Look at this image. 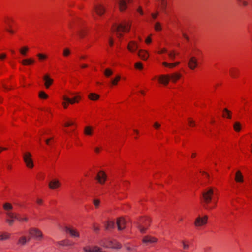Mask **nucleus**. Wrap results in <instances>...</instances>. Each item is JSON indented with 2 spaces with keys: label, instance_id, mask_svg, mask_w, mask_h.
<instances>
[{
  "label": "nucleus",
  "instance_id": "obj_46",
  "mask_svg": "<svg viewBox=\"0 0 252 252\" xmlns=\"http://www.w3.org/2000/svg\"><path fill=\"white\" fill-rule=\"evenodd\" d=\"M92 228L94 231L96 233H97L100 230L99 227L98 226H96L95 224H94L93 225Z\"/></svg>",
  "mask_w": 252,
  "mask_h": 252
},
{
  "label": "nucleus",
  "instance_id": "obj_54",
  "mask_svg": "<svg viewBox=\"0 0 252 252\" xmlns=\"http://www.w3.org/2000/svg\"><path fill=\"white\" fill-rule=\"evenodd\" d=\"M78 34H79V35L80 36V37L81 38H83L84 36V32L83 31L79 32Z\"/></svg>",
  "mask_w": 252,
  "mask_h": 252
},
{
  "label": "nucleus",
  "instance_id": "obj_26",
  "mask_svg": "<svg viewBox=\"0 0 252 252\" xmlns=\"http://www.w3.org/2000/svg\"><path fill=\"white\" fill-rule=\"evenodd\" d=\"M34 63V60L32 59H26L22 61V63L24 65H28L32 64Z\"/></svg>",
  "mask_w": 252,
  "mask_h": 252
},
{
  "label": "nucleus",
  "instance_id": "obj_41",
  "mask_svg": "<svg viewBox=\"0 0 252 252\" xmlns=\"http://www.w3.org/2000/svg\"><path fill=\"white\" fill-rule=\"evenodd\" d=\"M135 67L136 69L141 70L143 68L142 64L140 62H137L135 64Z\"/></svg>",
  "mask_w": 252,
  "mask_h": 252
},
{
  "label": "nucleus",
  "instance_id": "obj_58",
  "mask_svg": "<svg viewBox=\"0 0 252 252\" xmlns=\"http://www.w3.org/2000/svg\"><path fill=\"white\" fill-rule=\"evenodd\" d=\"M183 37L187 40H189V37L185 34V33H183Z\"/></svg>",
  "mask_w": 252,
  "mask_h": 252
},
{
  "label": "nucleus",
  "instance_id": "obj_13",
  "mask_svg": "<svg viewBox=\"0 0 252 252\" xmlns=\"http://www.w3.org/2000/svg\"><path fill=\"white\" fill-rule=\"evenodd\" d=\"M197 65V59L194 57L190 58L188 62L189 67L192 70L194 69Z\"/></svg>",
  "mask_w": 252,
  "mask_h": 252
},
{
  "label": "nucleus",
  "instance_id": "obj_49",
  "mask_svg": "<svg viewBox=\"0 0 252 252\" xmlns=\"http://www.w3.org/2000/svg\"><path fill=\"white\" fill-rule=\"evenodd\" d=\"M93 202H94V205L95 206V207H98V206H99V203H100V201L97 199H95L94 200Z\"/></svg>",
  "mask_w": 252,
  "mask_h": 252
},
{
  "label": "nucleus",
  "instance_id": "obj_8",
  "mask_svg": "<svg viewBox=\"0 0 252 252\" xmlns=\"http://www.w3.org/2000/svg\"><path fill=\"white\" fill-rule=\"evenodd\" d=\"M118 3L119 9L121 11L125 10L127 8L126 0H116ZM128 3L132 2V0H127Z\"/></svg>",
  "mask_w": 252,
  "mask_h": 252
},
{
  "label": "nucleus",
  "instance_id": "obj_9",
  "mask_svg": "<svg viewBox=\"0 0 252 252\" xmlns=\"http://www.w3.org/2000/svg\"><path fill=\"white\" fill-rule=\"evenodd\" d=\"M65 231L67 233L70 234V236L73 238H79L80 234L79 232L75 229L66 227Z\"/></svg>",
  "mask_w": 252,
  "mask_h": 252
},
{
  "label": "nucleus",
  "instance_id": "obj_18",
  "mask_svg": "<svg viewBox=\"0 0 252 252\" xmlns=\"http://www.w3.org/2000/svg\"><path fill=\"white\" fill-rule=\"evenodd\" d=\"M83 250L84 252H103L101 249L97 246H94L91 249L84 247Z\"/></svg>",
  "mask_w": 252,
  "mask_h": 252
},
{
  "label": "nucleus",
  "instance_id": "obj_47",
  "mask_svg": "<svg viewBox=\"0 0 252 252\" xmlns=\"http://www.w3.org/2000/svg\"><path fill=\"white\" fill-rule=\"evenodd\" d=\"M37 56L40 60H43L46 58V56L42 54H37Z\"/></svg>",
  "mask_w": 252,
  "mask_h": 252
},
{
  "label": "nucleus",
  "instance_id": "obj_27",
  "mask_svg": "<svg viewBox=\"0 0 252 252\" xmlns=\"http://www.w3.org/2000/svg\"><path fill=\"white\" fill-rule=\"evenodd\" d=\"M115 227V223L114 221H108L107 223L105 224L106 230H109L110 229H113Z\"/></svg>",
  "mask_w": 252,
  "mask_h": 252
},
{
  "label": "nucleus",
  "instance_id": "obj_24",
  "mask_svg": "<svg viewBox=\"0 0 252 252\" xmlns=\"http://www.w3.org/2000/svg\"><path fill=\"white\" fill-rule=\"evenodd\" d=\"M93 128L91 126H87L84 128V134L86 135L91 136L93 134Z\"/></svg>",
  "mask_w": 252,
  "mask_h": 252
},
{
  "label": "nucleus",
  "instance_id": "obj_50",
  "mask_svg": "<svg viewBox=\"0 0 252 252\" xmlns=\"http://www.w3.org/2000/svg\"><path fill=\"white\" fill-rule=\"evenodd\" d=\"M14 220H13V219H7L6 220V222L7 223H8V224L10 225H12L13 223H14Z\"/></svg>",
  "mask_w": 252,
  "mask_h": 252
},
{
  "label": "nucleus",
  "instance_id": "obj_38",
  "mask_svg": "<svg viewBox=\"0 0 252 252\" xmlns=\"http://www.w3.org/2000/svg\"><path fill=\"white\" fill-rule=\"evenodd\" d=\"M39 96L41 98L46 99L48 98V95L43 91H41L39 92Z\"/></svg>",
  "mask_w": 252,
  "mask_h": 252
},
{
  "label": "nucleus",
  "instance_id": "obj_3",
  "mask_svg": "<svg viewBox=\"0 0 252 252\" xmlns=\"http://www.w3.org/2000/svg\"><path fill=\"white\" fill-rule=\"evenodd\" d=\"M180 77L181 74L176 73L171 75H161L159 78V80L161 83L166 85L168 84L170 79L173 82H175Z\"/></svg>",
  "mask_w": 252,
  "mask_h": 252
},
{
  "label": "nucleus",
  "instance_id": "obj_21",
  "mask_svg": "<svg viewBox=\"0 0 252 252\" xmlns=\"http://www.w3.org/2000/svg\"><path fill=\"white\" fill-rule=\"evenodd\" d=\"M137 55L144 60H147L148 58V54L145 50H139L137 53Z\"/></svg>",
  "mask_w": 252,
  "mask_h": 252
},
{
  "label": "nucleus",
  "instance_id": "obj_28",
  "mask_svg": "<svg viewBox=\"0 0 252 252\" xmlns=\"http://www.w3.org/2000/svg\"><path fill=\"white\" fill-rule=\"evenodd\" d=\"M88 97L91 100L94 101L99 98V95L95 93H91L89 94Z\"/></svg>",
  "mask_w": 252,
  "mask_h": 252
},
{
  "label": "nucleus",
  "instance_id": "obj_10",
  "mask_svg": "<svg viewBox=\"0 0 252 252\" xmlns=\"http://www.w3.org/2000/svg\"><path fill=\"white\" fill-rule=\"evenodd\" d=\"M94 9L96 13L100 16L102 15L105 11V8L101 4L95 5L94 6Z\"/></svg>",
  "mask_w": 252,
  "mask_h": 252
},
{
  "label": "nucleus",
  "instance_id": "obj_16",
  "mask_svg": "<svg viewBox=\"0 0 252 252\" xmlns=\"http://www.w3.org/2000/svg\"><path fill=\"white\" fill-rule=\"evenodd\" d=\"M63 98L64 101H66L67 102H68V103L73 104L75 102H78V99H80L81 97L80 96H76L72 99H70L66 96H63Z\"/></svg>",
  "mask_w": 252,
  "mask_h": 252
},
{
  "label": "nucleus",
  "instance_id": "obj_39",
  "mask_svg": "<svg viewBox=\"0 0 252 252\" xmlns=\"http://www.w3.org/2000/svg\"><path fill=\"white\" fill-rule=\"evenodd\" d=\"M70 54V51L68 48H65L63 50V56L64 57H67Z\"/></svg>",
  "mask_w": 252,
  "mask_h": 252
},
{
  "label": "nucleus",
  "instance_id": "obj_56",
  "mask_svg": "<svg viewBox=\"0 0 252 252\" xmlns=\"http://www.w3.org/2000/svg\"><path fill=\"white\" fill-rule=\"evenodd\" d=\"M167 50L165 49H163L158 52L159 54H162L164 52H166Z\"/></svg>",
  "mask_w": 252,
  "mask_h": 252
},
{
  "label": "nucleus",
  "instance_id": "obj_59",
  "mask_svg": "<svg viewBox=\"0 0 252 252\" xmlns=\"http://www.w3.org/2000/svg\"><path fill=\"white\" fill-rule=\"evenodd\" d=\"M162 64L163 65H164V66H167V67H168V66H169V63H167V62H163V63H162Z\"/></svg>",
  "mask_w": 252,
  "mask_h": 252
},
{
  "label": "nucleus",
  "instance_id": "obj_30",
  "mask_svg": "<svg viewBox=\"0 0 252 252\" xmlns=\"http://www.w3.org/2000/svg\"><path fill=\"white\" fill-rule=\"evenodd\" d=\"M233 128L236 132H239L241 130V124L238 122H236L233 125Z\"/></svg>",
  "mask_w": 252,
  "mask_h": 252
},
{
  "label": "nucleus",
  "instance_id": "obj_52",
  "mask_svg": "<svg viewBox=\"0 0 252 252\" xmlns=\"http://www.w3.org/2000/svg\"><path fill=\"white\" fill-rule=\"evenodd\" d=\"M137 11L141 14V15H143V11L142 10V8L141 7H139L138 8V9H137Z\"/></svg>",
  "mask_w": 252,
  "mask_h": 252
},
{
  "label": "nucleus",
  "instance_id": "obj_12",
  "mask_svg": "<svg viewBox=\"0 0 252 252\" xmlns=\"http://www.w3.org/2000/svg\"><path fill=\"white\" fill-rule=\"evenodd\" d=\"M117 225L119 230H122L125 229L126 221L123 218H119L117 220Z\"/></svg>",
  "mask_w": 252,
  "mask_h": 252
},
{
  "label": "nucleus",
  "instance_id": "obj_7",
  "mask_svg": "<svg viewBox=\"0 0 252 252\" xmlns=\"http://www.w3.org/2000/svg\"><path fill=\"white\" fill-rule=\"evenodd\" d=\"M151 220L149 218H146L144 220H142L139 223H137V227L140 230L141 233H144L146 230L145 226L148 225L147 222H150Z\"/></svg>",
  "mask_w": 252,
  "mask_h": 252
},
{
  "label": "nucleus",
  "instance_id": "obj_62",
  "mask_svg": "<svg viewBox=\"0 0 252 252\" xmlns=\"http://www.w3.org/2000/svg\"><path fill=\"white\" fill-rule=\"evenodd\" d=\"M71 126V124H70L69 122L66 123L64 125V126L66 127H68Z\"/></svg>",
  "mask_w": 252,
  "mask_h": 252
},
{
  "label": "nucleus",
  "instance_id": "obj_42",
  "mask_svg": "<svg viewBox=\"0 0 252 252\" xmlns=\"http://www.w3.org/2000/svg\"><path fill=\"white\" fill-rule=\"evenodd\" d=\"M155 29L157 31H160L161 30V26L160 23H159V22L156 23L155 25Z\"/></svg>",
  "mask_w": 252,
  "mask_h": 252
},
{
  "label": "nucleus",
  "instance_id": "obj_57",
  "mask_svg": "<svg viewBox=\"0 0 252 252\" xmlns=\"http://www.w3.org/2000/svg\"><path fill=\"white\" fill-rule=\"evenodd\" d=\"M20 218L21 219V220H19L20 221H27V220H28L27 218H21V217H20Z\"/></svg>",
  "mask_w": 252,
  "mask_h": 252
},
{
  "label": "nucleus",
  "instance_id": "obj_53",
  "mask_svg": "<svg viewBox=\"0 0 252 252\" xmlns=\"http://www.w3.org/2000/svg\"><path fill=\"white\" fill-rule=\"evenodd\" d=\"M145 42L147 44H149L150 43H151V39L150 37H147L146 40H145Z\"/></svg>",
  "mask_w": 252,
  "mask_h": 252
},
{
  "label": "nucleus",
  "instance_id": "obj_63",
  "mask_svg": "<svg viewBox=\"0 0 252 252\" xmlns=\"http://www.w3.org/2000/svg\"><path fill=\"white\" fill-rule=\"evenodd\" d=\"M169 67H170V68H172V67H174L175 66L174 65V63H169Z\"/></svg>",
  "mask_w": 252,
  "mask_h": 252
},
{
  "label": "nucleus",
  "instance_id": "obj_2",
  "mask_svg": "<svg viewBox=\"0 0 252 252\" xmlns=\"http://www.w3.org/2000/svg\"><path fill=\"white\" fill-rule=\"evenodd\" d=\"M130 25L128 23H125L124 24L117 25L115 24L113 25L112 31L114 32H116L118 37H121L122 34L121 32H127L130 30Z\"/></svg>",
  "mask_w": 252,
  "mask_h": 252
},
{
  "label": "nucleus",
  "instance_id": "obj_17",
  "mask_svg": "<svg viewBox=\"0 0 252 252\" xmlns=\"http://www.w3.org/2000/svg\"><path fill=\"white\" fill-rule=\"evenodd\" d=\"M60 186V183L59 180L54 179L51 181L49 183V187L52 189H54L59 187Z\"/></svg>",
  "mask_w": 252,
  "mask_h": 252
},
{
  "label": "nucleus",
  "instance_id": "obj_14",
  "mask_svg": "<svg viewBox=\"0 0 252 252\" xmlns=\"http://www.w3.org/2000/svg\"><path fill=\"white\" fill-rule=\"evenodd\" d=\"M157 241V238L151 236H146L142 239V242L146 244L156 243Z\"/></svg>",
  "mask_w": 252,
  "mask_h": 252
},
{
  "label": "nucleus",
  "instance_id": "obj_37",
  "mask_svg": "<svg viewBox=\"0 0 252 252\" xmlns=\"http://www.w3.org/2000/svg\"><path fill=\"white\" fill-rule=\"evenodd\" d=\"M3 208L5 210L8 211L9 210H11L13 208V207L10 203H6L3 205Z\"/></svg>",
  "mask_w": 252,
  "mask_h": 252
},
{
  "label": "nucleus",
  "instance_id": "obj_34",
  "mask_svg": "<svg viewBox=\"0 0 252 252\" xmlns=\"http://www.w3.org/2000/svg\"><path fill=\"white\" fill-rule=\"evenodd\" d=\"M104 74L106 77H109L113 74V71L110 69L107 68L104 70Z\"/></svg>",
  "mask_w": 252,
  "mask_h": 252
},
{
  "label": "nucleus",
  "instance_id": "obj_55",
  "mask_svg": "<svg viewBox=\"0 0 252 252\" xmlns=\"http://www.w3.org/2000/svg\"><path fill=\"white\" fill-rule=\"evenodd\" d=\"M62 105H63L64 108H66L68 106V104L65 102H63L62 103Z\"/></svg>",
  "mask_w": 252,
  "mask_h": 252
},
{
  "label": "nucleus",
  "instance_id": "obj_31",
  "mask_svg": "<svg viewBox=\"0 0 252 252\" xmlns=\"http://www.w3.org/2000/svg\"><path fill=\"white\" fill-rule=\"evenodd\" d=\"M238 72V70L235 68H232L230 70V75L233 78L237 77Z\"/></svg>",
  "mask_w": 252,
  "mask_h": 252
},
{
  "label": "nucleus",
  "instance_id": "obj_22",
  "mask_svg": "<svg viewBox=\"0 0 252 252\" xmlns=\"http://www.w3.org/2000/svg\"><path fill=\"white\" fill-rule=\"evenodd\" d=\"M58 244L62 246H71L73 243L68 239H65L57 242Z\"/></svg>",
  "mask_w": 252,
  "mask_h": 252
},
{
  "label": "nucleus",
  "instance_id": "obj_35",
  "mask_svg": "<svg viewBox=\"0 0 252 252\" xmlns=\"http://www.w3.org/2000/svg\"><path fill=\"white\" fill-rule=\"evenodd\" d=\"M28 50H29L28 48L27 47L25 46V47H23L22 48L20 49L19 51L22 55L26 56V53L28 51Z\"/></svg>",
  "mask_w": 252,
  "mask_h": 252
},
{
  "label": "nucleus",
  "instance_id": "obj_33",
  "mask_svg": "<svg viewBox=\"0 0 252 252\" xmlns=\"http://www.w3.org/2000/svg\"><path fill=\"white\" fill-rule=\"evenodd\" d=\"M9 238V235L7 233L0 234V241L6 240Z\"/></svg>",
  "mask_w": 252,
  "mask_h": 252
},
{
  "label": "nucleus",
  "instance_id": "obj_25",
  "mask_svg": "<svg viewBox=\"0 0 252 252\" xmlns=\"http://www.w3.org/2000/svg\"><path fill=\"white\" fill-rule=\"evenodd\" d=\"M235 179L238 182H242L243 181V177L240 171H238L236 173Z\"/></svg>",
  "mask_w": 252,
  "mask_h": 252
},
{
  "label": "nucleus",
  "instance_id": "obj_44",
  "mask_svg": "<svg viewBox=\"0 0 252 252\" xmlns=\"http://www.w3.org/2000/svg\"><path fill=\"white\" fill-rule=\"evenodd\" d=\"M168 56L171 59L174 60L175 58L176 54L174 51H172L168 53Z\"/></svg>",
  "mask_w": 252,
  "mask_h": 252
},
{
  "label": "nucleus",
  "instance_id": "obj_45",
  "mask_svg": "<svg viewBox=\"0 0 252 252\" xmlns=\"http://www.w3.org/2000/svg\"><path fill=\"white\" fill-rule=\"evenodd\" d=\"M188 123H189V126H195V121L191 120L189 118V120H188Z\"/></svg>",
  "mask_w": 252,
  "mask_h": 252
},
{
  "label": "nucleus",
  "instance_id": "obj_19",
  "mask_svg": "<svg viewBox=\"0 0 252 252\" xmlns=\"http://www.w3.org/2000/svg\"><path fill=\"white\" fill-rule=\"evenodd\" d=\"M43 79L45 81V86L46 88H48L49 86L52 84L53 80L51 79L48 74L45 75Z\"/></svg>",
  "mask_w": 252,
  "mask_h": 252
},
{
  "label": "nucleus",
  "instance_id": "obj_29",
  "mask_svg": "<svg viewBox=\"0 0 252 252\" xmlns=\"http://www.w3.org/2000/svg\"><path fill=\"white\" fill-rule=\"evenodd\" d=\"M27 241V238L24 236H22L19 238L17 244L23 246L26 244Z\"/></svg>",
  "mask_w": 252,
  "mask_h": 252
},
{
  "label": "nucleus",
  "instance_id": "obj_48",
  "mask_svg": "<svg viewBox=\"0 0 252 252\" xmlns=\"http://www.w3.org/2000/svg\"><path fill=\"white\" fill-rule=\"evenodd\" d=\"M239 2H241L243 6H246L248 5V2L246 0H237Z\"/></svg>",
  "mask_w": 252,
  "mask_h": 252
},
{
  "label": "nucleus",
  "instance_id": "obj_36",
  "mask_svg": "<svg viewBox=\"0 0 252 252\" xmlns=\"http://www.w3.org/2000/svg\"><path fill=\"white\" fill-rule=\"evenodd\" d=\"M120 79V76L119 75H117L114 79H112L111 83L112 85H117L118 82Z\"/></svg>",
  "mask_w": 252,
  "mask_h": 252
},
{
  "label": "nucleus",
  "instance_id": "obj_4",
  "mask_svg": "<svg viewBox=\"0 0 252 252\" xmlns=\"http://www.w3.org/2000/svg\"><path fill=\"white\" fill-rule=\"evenodd\" d=\"M29 233L31 236L32 238L38 241L41 240L44 237L42 231L39 229L35 227L30 228L29 230Z\"/></svg>",
  "mask_w": 252,
  "mask_h": 252
},
{
  "label": "nucleus",
  "instance_id": "obj_20",
  "mask_svg": "<svg viewBox=\"0 0 252 252\" xmlns=\"http://www.w3.org/2000/svg\"><path fill=\"white\" fill-rule=\"evenodd\" d=\"M107 247L113 249H119L121 247V245L115 241L110 242Z\"/></svg>",
  "mask_w": 252,
  "mask_h": 252
},
{
  "label": "nucleus",
  "instance_id": "obj_61",
  "mask_svg": "<svg viewBox=\"0 0 252 252\" xmlns=\"http://www.w3.org/2000/svg\"><path fill=\"white\" fill-rule=\"evenodd\" d=\"M158 13L157 14H152V16L153 17V19H156L157 18V16L158 15Z\"/></svg>",
  "mask_w": 252,
  "mask_h": 252
},
{
  "label": "nucleus",
  "instance_id": "obj_23",
  "mask_svg": "<svg viewBox=\"0 0 252 252\" xmlns=\"http://www.w3.org/2000/svg\"><path fill=\"white\" fill-rule=\"evenodd\" d=\"M6 214V215L10 218V219L17 220H22L20 218V217H19L17 214L12 212L7 211Z\"/></svg>",
  "mask_w": 252,
  "mask_h": 252
},
{
  "label": "nucleus",
  "instance_id": "obj_40",
  "mask_svg": "<svg viewBox=\"0 0 252 252\" xmlns=\"http://www.w3.org/2000/svg\"><path fill=\"white\" fill-rule=\"evenodd\" d=\"M181 243L182 244L183 248L184 250H188L189 249V244L188 243H186L184 241H181Z\"/></svg>",
  "mask_w": 252,
  "mask_h": 252
},
{
  "label": "nucleus",
  "instance_id": "obj_15",
  "mask_svg": "<svg viewBox=\"0 0 252 252\" xmlns=\"http://www.w3.org/2000/svg\"><path fill=\"white\" fill-rule=\"evenodd\" d=\"M138 48V45L137 43L133 41H130L127 45V48L131 52H135Z\"/></svg>",
  "mask_w": 252,
  "mask_h": 252
},
{
  "label": "nucleus",
  "instance_id": "obj_32",
  "mask_svg": "<svg viewBox=\"0 0 252 252\" xmlns=\"http://www.w3.org/2000/svg\"><path fill=\"white\" fill-rule=\"evenodd\" d=\"M223 116L228 118H231V116L230 111L228 110L226 108L224 109L223 110Z\"/></svg>",
  "mask_w": 252,
  "mask_h": 252
},
{
  "label": "nucleus",
  "instance_id": "obj_1",
  "mask_svg": "<svg viewBox=\"0 0 252 252\" xmlns=\"http://www.w3.org/2000/svg\"><path fill=\"white\" fill-rule=\"evenodd\" d=\"M214 194V189L213 188L206 189L202 193L201 199L203 207L208 210L213 209L216 205V203H214V206H210L209 204L211 202L212 197Z\"/></svg>",
  "mask_w": 252,
  "mask_h": 252
},
{
  "label": "nucleus",
  "instance_id": "obj_43",
  "mask_svg": "<svg viewBox=\"0 0 252 252\" xmlns=\"http://www.w3.org/2000/svg\"><path fill=\"white\" fill-rule=\"evenodd\" d=\"M161 126V125L158 122H156L154 123L153 124V127L156 129H159Z\"/></svg>",
  "mask_w": 252,
  "mask_h": 252
},
{
  "label": "nucleus",
  "instance_id": "obj_60",
  "mask_svg": "<svg viewBox=\"0 0 252 252\" xmlns=\"http://www.w3.org/2000/svg\"><path fill=\"white\" fill-rule=\"evenodd\" d=\"M37 203L39 204H41L42 203V200L41 199H38L37 200Z\"/></svg>",
  "mask_w": 252,
  "mask_h": 252
},
{
  "label": "nucleus",
  "instance_id": "obj_6",
  "mask_svg": "<svg viewBox=\"0 0 252 252\" xmlns=\"http://www.w3.org/2000/svg\"><path fill=\"white\" fill-rule=\"evenodd\" d=\"M208 216L205 215L203 217L198 216L195 220L194 225L196 227H201L207 223Z\"/></svg>",
  "mask_w": 252,
  "mask_h": 252
},
{
  "label": "nucleus",
  "instance_id": "obj_64",
  "mask_svg": "<svg viewBox=\"0 0 252 252\" xmlns=\"http://www.w3.org/2000/svg\"><path fill=\"white\" fill-rule=\"evenodd\" d=\"M52 138H50V139H48L47 140H46V143L48 145H49L50 144V143H49V141L50 140H51Z\"/></svg>",
  "mask_w": 252,
  "mask_h": 252
},
{
  "label": "nucleus",
  "instance_id": "obj_5",
  "mask_svg": "<svg viewBox=\"0 0 252 252\" xmlns=\"http://www.w3.org/2000/svg\"><path fill=\"white\" fill-rule=\"evenodd\" d=\"M23 159L26 166L30 168L33 167V162L32 159V154L29 152H27L23 155Z\"/></svg>",
  "mask_w": 252,
  "mask_h": 252
},
{
  "label": "nucleus",
  "instance_id": "obj_11",
  "mask_svg": "<svg viewBox=\"0 0 252 252\" xmlns=\"http://www.w3.org/2000/svg\"><path fill=\"white\" fill-rule=\"evenodd\" d=\"M106 174L103 171H101L97 175L96 179L98 181L99 183L103 184L106 180Z\"/></svg>",
  "mask_w": 252,
  "mask_h": 252
},
{
  "label": "nucleus",
  "instance_id": "obj_51",
  "mask_svg": "<svg viewBox=\"0 0 252 252\" xmlns=\"http://www.w3.org/2000/svg\"><path fill=\"white\" fill-rule=\"evenodd\" d=\"M6 57V54L5 53H1L0 54V60H3Z\"/></svg>",
  "mask_w": 252,
  "mask_h": 252
}]
</instances>
